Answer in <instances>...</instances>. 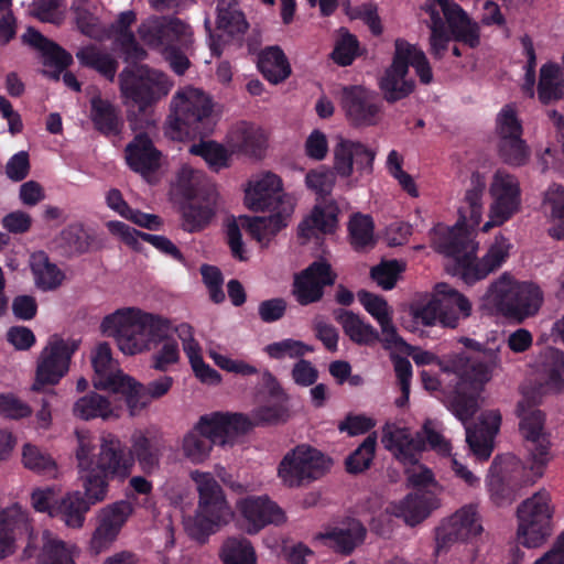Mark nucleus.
Returning a JSON list of instances; mask_svg holds the SVG:
<instances>
[{"label": "nucleus", "instance_id": "40", "mask_svg": "<svg viewBox=\"0 0 564 564\" xmlns=\"http://www.w3.org/2000/svg\"><path fill=\"white\" fill-rule=\"evenodd\" d=\"M96 503L85 492L70 491L55 505L51 517H58L68 528L80 529L85 523L86 513Z\"/></svg>", "mask_w": 564, "mask_h": 564}, {"label": "nucleus", "instance_id": "51", "mask_svg": "<svg viewBox=\"0 0 564 564\" xmlns=\"http://www.w3.org/2000/svg\"><path fill=\"white\" fill-rule=\"evenodd\" d=\"M262 75L272 84L283 82L291 74V66L283 51L278 46L263 50L258 59Z\"/></svg>", "mask_w": 564, "mask_h": 564}, {"label": "nucleus", "instance_id": "1", "mask_svg": "<svg viewBox=\"0 0 564 564\" xmlns=\"http://www.w3.org/2000/svg\"><path fill=\"white\" fill-rule=\"evenodd\" d=\"M485 189L484 175L473 173L469 187L458 207L457 223L452 228L436 227L432 238L435 250L455 260L457 274L467 284H474L498 270L508 259L511 249L510 241L497 235L482 258H476L478 243L475 241L474 229L482 217Z\"/></svg>", "mask_w": 564, "mask_h": 564}, {"label": "nucleus", "instance_id": "19", "mask_svg": "<svg viewBox=\"0 0 564 564\" xmlns=\"http://www.w3.org/2000/svg\"><path fill=\"white\" fill-rule=\"evenodd\" d=\"M286 197L292 196L283 192L281 178L268 172L250 181L245 199L250 209L264 212L282 208V200Z\"/></svg>", "mask_w": 564, "mask_h": 564}, {"label": "nucleus", "instance_id": "10", "mask_svg": "<svg viewBox=\"0 0 564 564\" xmlns=\"http://www.w3.org/2000/svg\"><path fill=\"white\" fill-rule=\"evenodd\" d=\"M330 465V458L321 451L302 444L285 454L279 465L278 474L286 486L300 487L323 477Z\"/></svg>", "mask_w": 564, "mask_h": 564}, {"label": "nucleus", "instance_id": "25", "mask_svg": "<svg viewBox=\"0 0 564 564\" xmlns=\"http://www.w3.org/2000/svg\"><path fill=\"white\" fill-rule=\"evenodd\" d=\"M23 533L33 534L26 511L17 503L0 508V558L15 551L17 538Z\"/></svg>", "mask_w": 564, "mask_h": 564}, {"label": "nucleus", "instance_id": "50", "mask_svg": "<svg viewBox=\"0 0 564 564\" xmlns=\"http://www.w3.org/2000/svg\"><path fill=\"white\" fill-rule=\"evenodd\" d=\"M216 22L219 31L232 37L245 34L249 26L237 0H218Z\"/></svg>", "mask_w": 564, "mask_h": 564}, {"label": "nucleus", "instance_id": "33", "mask_svg": "<svg viewBox=\"0 0 564 564\" xmlns=\"http://www.w3.org/2000/svg\"><path fill=\"white\" fill-rule=\"evenodd\" d=\"M551 459H545L543 464L536 466L533 454L527 453L525 464L517 457L508 455L496 459L495 464L500 466L501 473L509 479L519 491L528 486H532L544 475V470Z\"/></svg>", "mask_w": 564, "mask_h": 564}, {"label": "nucleus", "instance_id": "23", "mask_svg": "<svg viewBox=\"0 0 564 564\" xmlns=\"http://www.w3.org/2000/svg\"><path fill=\"white\" fill-rule=\"evenodd\" d=\"M381 442L386 449L403 465H414L425 448L424 437L420 433H411L406 427L387 424L382 431Z\"/></svg>", "mask_w": 564, "mask_h": 564}, {"label": "nucleus", "instance_id": "17", "mask_svg": "<svg viewBox=\"0 0 564 564\" xmlns=\"http://www.w3.org/2000/svg\"><path fill=\"white\" fill-rule=\"evenodd\" d=\"M133 510L130 501L118 500L98 511L97 527L90 540V547L96 554L104 552L116 541Z\"/></svg>", "mask_w": 564, "mask_h": 564}, {"label": "nucleus", "instance_id": "39", "mask_svg": "<svg viewBox=\"0 0 564 564\" xmlns=\"http://www.w3.org/2000/svg\"><path fill=\"white\" fill-rule=\"evenodd\" d=\"M107 227L112 235L118 236L123 242L133 249L140 248L139 239H142L143 241L151 243L154 248L162 251L163 253L169 254L178 261L183 260V256L178 248L164 236L141 232L122 221L116 220L109 221Z\"/></svg>", "mask_w": 564, "mask_h": 564}, {"label": "nucleus", "instance_id": "6", "mask_svg": "<svg viewBox=\"0 0 564 564\" xmlns=\"http://www.w3.org/2000/svg\"><path fill=\"white\" fill-rule=\"evenodd\" d=\"M189 478L198 495L197 508L193 518L198 531L212 533L228 524L234 512L215 476L209 471L195 469L189 473Z\"/></svg>", "mask_w": 564, "mask_h": 564}, {"label": "nucleus", "instance_id": "62", "mask_svg": "<svg viewBox=\"0 0 564 564\" xmlns=\"http://www.w3.org/2000/svg\"><path fill=\"white\" fill-rule=\"evenodd\" d=\"M22 462L28 469L45 474L50 477L56 476V464L54 459L34 445L25 444L23 446Z\"/></svg>", "mask_w": 564, "mask_h": 564}, {"label": "nucleus", "instance_id": "14", "mask_svg": "<svg viewBox=\"0 0 564 564\" xmlns=\"http://www.w3.org/2000/svg\"><path fill=\"white\" fill-rule=\"evenodd\" d=\"M496 133L501 159L509 165L527 163L530 150L522 140V126L512 106H505L497 116Z\"/></svg>", "mask_w": 564, "mask_h": 564}, {"label": "nucleus", "instance_id": "24", "mask_svg": "<svg viewBox=\"0 0 564 564\" xmlns=\"http://www.w3.org/2000/svg\"><path fill=\"white\" fill-rule=\"evenodd\" d=\"M294 197H286L282 200V208L272 210L269 217H241V225L262 246H267L282 228L286 227L290 217L294 212Z\"/></svg>", "mask_w": 564, "mask_h": 564}, {"label": "nucleus", "instance_id": "36", "mask_svg": "<svg viewBox=\"0 0 564 564\" xmlns=\"http://www.w3.org/2000/svg\"><path fill=\"white\" fill-rule=\"evenodd\" d=\"M440 501L429 490H416L409 494L399 503L392 505L388 510L395 517L402 518L408 524L415 525L423 521L436 508Z\"/></svg>", "mask_w": 564, "mask_h": 564}, {"label": "nucleus", "instance_id": "47", "mask_svg": "<svg viewBox=\"0 0 564 564\" xmlns=\"http://www.w3.org/2000/svg\"><path fill=\"white\" fill-rule=\"evenodd\" d=\"M543 207L550 224L549 235L564 239V187L552 184L544 193Z\"/></svg>", "mask_w": 564, "mask_h": 564}, {"label": "nucleus", "instance_id": "52", "mask_svg": "<svg viewBox=\"0 0 564 564\" xmlns=\"http://www.w3.org/2000/svg\"><path fill=\"white\" fill-rule=\"evenodd\" d=\"M131 457L137 460L141 470L153 474L159 470L162 452L142 432H137L131 437Z\"/></svg>", "mask_w": 564, "mask_h": 564}, {"label": "nucleus", "instance_id": "43", "mask_svg": "<svg viewBox=\"0 0 564 564\" xmlns=\"http://www.w3.org/2000/svg\"><path fill=\"white\" fill-rule=\"evenodd\" d=\"M42 550L39 564H76L79 549L72 542H66L48 530L42 534Z\"/></svg>", "mask_w": 564, "mask_h": 564}, {"label": "nucleus", "instance_id": "2", "mask_svg": "<svg viewBox=\"0 0 564 564\" xmlns=\"http://www.w3.org/2000/svg\"><path fill=\"white\" fill-rule=\"evenodd\" d=\"M104 335L112 337L119 350L127 356L150 351L172 330L169 319L137 307H123L104 317Z\"/></svg>", "mask_w": 564, "mask_h": 564}, {"label": "nucleus", "instance_id": "9", "mask_svg": "<svg viewBox=\"0 0 564 564\" xmlns=\"http://www.w3.org/2000/svg\"><path fill=\"white\" fill-rule=\"evenodd\" d=\"M517 513V538L523 546L538 547L551 535L553 507L551 496L545 489L522 501Z\"/></svg>", "mask_w": 564, "mask_h": 564}, {"label": "nucleus", "instance_id": "38", "mask_svg": "<svg viewBox=\"0 0 564 564\" xmlns=\"http://www.w3.org/2000/svg\"><path fill=\"white\" fill-rule=\"evenodd\" d=\"M520 284L521 282L510 274H501L489 285L482 297L484 305L491 312L511 317L512 311H516L513 301L517 297Z\"/></svg>", "mask_w": 564, "mask_h": 564}, {"label": "nucleus", "instance_id": "54", "mask_svg": "<svg viewBox=\"0 0 564 564\" xmlns=\"http://www.w3.org/2000/svg\"><path fill=\"white\" fill-rule=\"evenodd\" d=\"M538 95L543 104L561 99L564 96V79L557 64L547 63L541 67Z\"/></svg>", "mask_w": 564, "mask_h": 564}, {"label": "nucleus", "instance_id": "8", "mask_svg": "<svg viewBox=\"0 0 564 564\" xmlns=\"http://www.w3.org/2000/svg\"><path fill=\"white\" fill-rule=\"evenodd\" d=\"M470 301L447 283L441 282L434 286L432 299L421 308L414 317L425 326L438 321L444 327L456 328L459 321L471 314Z\"/></svg>", "mask_w": 564, "mask_h": 564}, {"label": "nucleus", "instance_id": "49", "mask_svg": "<svg viewBox=\"0 0 564 564\" xmlns=\"http://www.w3.org/2000/svg\"><path fill=\"white\" fill-rule=\"evenodd\" d=\"M337 225V207L334 205L315 206L310 216L300 225L299 232L302 237L311 238L317 232L330 234Z\"/></svg>", "mask_w": 564, "mask_h": 564}, {"label": "nucleus", "instance_id": "46", "mask_svg": "<svg viewBox=\"0 0 564 564\" xmlns=\"http://www.w3.org/2000/svg\"><path fill=\"white\" fill-rule=\"evenodd\" d=\"M75 55L80 65L93 68L109 80H113L118 69V62L106 47L98 44H89L80 47Z\"/></svg>", "mask_w": 564, "mask_h": 564}, {"label": "nucleus", "instance_id": "48", "mask_svg": "<svg viewBox=\"0 0 564 564\" xmlns=\"http://www.w3.org/2000/svg\"><path fill=\"white\" fill-rule=\"evenodd\" d=\"M30 267L33 274L35 285L43 291H51L58 288L64 274L52 263L47 254L43 251L34 252L30 257Z\"/></svg>", "mask_w": 564, "mask_h": 564}, {"label": "nucleus", "instance_id": "13", "mask_svg": "<svg viewBox=\"0 0 564 564\" xmlns=\"http://www.w3.org/2000/svg\"><path fill=\"white\" fill-rule=\"evenodd\" d=\"M138 34L147 46L163 52L175 43L189 44L193 32L178 18L152 15L139 25Z\"/></svg>", "mask_w": 564, "mask_h": 564}, {"label": "nucleus", "instance_id": "26", "mask_svg": "<svg viewBox=\"0 0 564 564\" xmlns=\"http://www.w3.org/2000/svg\"><path fill=\"white\" fill-rule=\"evenodd\" d=\"M357 296L365 310L379 324L384 348H401L405 346V341L399 336L397 327L393 324L392 308L387 301L364 290L359 291Z\"/></svg>", "mask_w": 564, "mask_h": 564}, {"label": "nucleus", "instance_id": "63", "mask_svg": "<svg viewBox=\"0 0 564 564\" xmlns=\"http://www.w3.org/2000/svg\"><path fill=\"white\" fill-rule=\"evenodd\" d=\"M176 186L180 192L187 198H197L206 193L212 185H207L204 175L189 166H183L176 180Z\"/></svg>", "mask_w": 564, "mask_h": 564}, {"label": "nucleus", "instance_id": "28", "mask_svg": "<svg viewBox=\"0 0 564 564\" xmlns=\"http://www.w3.org/2000/svg\"><path fill=\"white\" fill-rule=\"evenodd\" d=\"M237 508L248 522L247 531L257 533L270 523L284 522V512L267 497H247L237 503Z\"/></svg>", "mask_w": 564, "mask_h": 564}, {"label": "nucleus", "instance_id": "56", "mask_svg": "<svg viewBox=\"0 0 564 564\" xmlns=\"http://www.w3.org/2000/svg\"><path fill=\"white\" fill-rule=\"evenodd\" d=\"M542 301V292L539 286L530 282H521L517 297L513 301L516 311H512L511 318L522 322L535 315L541 307Z\"/></svg>", "mask_w": 564, "mask_h": 564}, {"label": "nucleus", "instance_id": "21", "mask_svg": "<svg viewBox=\"0 0 564 564\" xmlns=\"http://www.w3.org/2000/svg\"><path fill=\"white\" fill-rule=\"evenodd\" d=\"M376 153L364 143L339 138L334 147V170L341 177L354 172V164L360 174H371Z\"/></svg>", "mask_w": 564, "mask_h": 564}, {"label": "nucleus", "instance_id": "12", "mask_svg": "<svg viewBox=\"0 0 564 564\" xmlns=\"http://www.w3.org/2000/svg\"><path fill=\"white\" fill-rule=\"evenodd\" d=\"M491 203L489 206V219L482 226L487 232L491 228L501 226L509 220L521 207V188L518 178L503 171L497 170L489 185Z\"/></svg>", "mask_w": 564, "mask_h": 564}, {"label": "nucleus", "instance_id": "32", "mask_svg": "<svg viewBox=\"0 0 564 564\" xmlns=\"http://www.w3.org/2000/svg\"><path fill=\"white\" fill-rule=\"evenodd\" d=\"M90 359L95 372L93 384L96 389L113 391L128 376L112 358L111 348L107 343H99L91 351Z\"/></svg>", "mask_w": 564, "mask_h": 564}, {"label": "nucleus", "instance_id": "61", "mask_svg": "<svg viewBox=\"0 0 564 564\" xmlns=\"http://www.w3.org/2000/svg\"><path fill=\"white\" fill-rule=\"evenodd\" d=\"M482 389L484 388L474 389L467 384H460V380L458 379L456 383V392L448 402V409L464 424L476 413L477 400L474 395H466L463 392L465 390L477 392Z\"/></svg>", "mask_w": 564, "mask_h": 564}, {"label": "nucleus", "instance_id": "4", "mask_svg": "<svg viewBox=\"0 0 564 564\" xmlns=\"http://www.w3.org/2000/svg\"><path fill=\"white\" fill-rule=\"evenodd\" d=\"M458 341L479 355L470 358L464 354L449 355L444 361L438 362L441 370L454 373L459 378L460 384H467L474 389L484 388L497 371L502 370L501 344L496 341L481 344L468 337H460Z\"/></svg>", "mask_w": 564, "mask_h": 564}, {"label": "nucleus", "instance_id": "29", "mask_svg": "<svg viewBox=\"0 0 564 564\" xmlns=\"http://www.w3.org/2000/svg\"><path fill=\"white\" fill-rule=\"evenodd\" d=\"M501 414L489 410L480 414L479 426L475 430L466 426V442L473 454L480 460H487L494 449V438L499 432Z\"/></svg>", "mask_w": 564, "mask_h": 564}, {"label": "nucleus", "instance_id": "44", "mask_svg": "<svg viewBox=\"0 0 564 564\" xmlns=\"http://www.w3.org/2000/svg\"><path fill=\"white\" fill-rule=\"evenodd\" d=\"M336 321L341 325L344 333L351 341L361 346H373L381 341L382 335L368 322L349 311L336 314Z\"/></svg>", "mask_w": 564, "mask_h": 564}, {"label": "nucleus", "instance_id": "59", "mask_svg": "<svg viewBox=\"0 0 564 564\" xmlns=\"http://www.w3.org/2000/svg\"><path fill=\"white\" fill-rule=\"evenodd\" d=\"M224 564H257L256 551L246 538H228L220 549Z\"/></svg>", "mask_w": 564, "mask_h": 564}, {"label": "nucleus", "instance_id": "35", "mask_svg": "<svg viewBox=\"0 0 564 564\" xmlns=\"http://www.w3.org/2000/svg\"><path fill=\"white\" fill-rule=\"evenodd\" d=\"M183 207V228L189 232L206 228L216 215L218 207V193L209 187L197 198H188Z\"/></svg>", "mask_w": 564, "mask_h": 564}, {"label": "nucleus", "instance_id": "7", "mask_svg": "<svg viewBox=\"0 0 564 564\" xmlns=\"http://www.w3.org/2000/svg\"><path fill=\"white\" fill-rule=\"evenodd\" d=\"M119 84L122 97L142 111L165 97L172 88L165 74L145 65L124 68L119 75Z\"/></svg>", "mask_w": 564, "mask_h": 564}, {"label": "nucleus", "instance_id": "3", "mask_svg": "<svg viewBox=\"0 0 564 564\" xmlns=\"http://www.w3.org/2000/svg\"><path fill=\"white\" fill-rule=\"evenodd\" d=\"M91 465V474L84 476L82 487L93 502H101L107 498L109 480H126L132 473L134 459L126 453L117 435L105 432L99 437L98 452Z\"/></svg>", "mask_w": 564, "mask_h": 564}, {"label": "nucleus", "instance_id": "57", "mask_svg": "<svg viewBox=\"0 0 564 564\" xmlns=\"http://www.w3.org/2000/svg\"><path fill=\"white\" fill-rule=\"evenodd\" d=\"M117 388L112 392L121 393L126 397V403L131 416L140 414L152 402L145 386L135 381L130 376L123 378Z\"/></svg>", "mask_w": 564, "mask_h": 564}, {"label": "nucleus", "instance_id": "20", "mask_svg": "<svg viewBox=\"0 0 564 564\" xmlns=\"http://www.w3.org/2000/svg\"><path fill=\"white\" fill-rule=\"evenodd\" d=\"M335 279L329 263L315 261L296 275L293 293L301 305L317 302L323 296L324 286L334 284Z\"/></svg>", "mask_w": 564, "mask_h": 564}, {"label": "nucleus", "instance_id": "45", "mask_svg": "<svg viewBox=\"0 0 564 564\" xmlns=\"http://www.w3.org/2000/svg\"><path fill=\"white\" fill-rule=\"evenodd\" d=\"M445 19L455 41L462 42L470 48L480 44V25L462 7H454V10L452 9Z\"/></svg>", "mask_w": 564, "mask_h": 564}, {"label": "nucleus", "instance_id": "5", "mask_svg": "<svg viewBox=\"0 0 564 564\" xmlns=\"http://www.w3.org/2000/svg\"><path fill=\"white\" fill-rule=\"evenodd\" d=\"M166 133L174 140L194 138L207 131L213 112L210 97L200 88H178L170 102Z\"/></svg>", "mask_w": 564, "mask_h": 564}, {"label": "nucleus", "instance_id": "55", "mask_svg": "<svg viewBox=\"0 0 564 564\" xmlns=\"http://www.w3.org/2000/svg\"><path fill=\"white\" fill-rule=\"evenodd\" d=\"M394 46L397 53L402 51L403 55L401 61L406 65V69L409 70V66L411 65L415 69L422 84L427 85L433 80L432 67L425 53L421 48L402 39L395 40Z\"/></svg>", "mask_w": 564, "mask_h": 564}, {"label": "nucleus", "instance_id": "53", "mask_svg": "<svg viewBox=\"0 0 564 564\" xmlns=\"http://www.w3.org/2000/svg\"><path fill=\"white\" fill-rule=\"evenodd\" d=\"M213 446V442L200 431L197 423L193 430L183 436L181 453L186 460L198 465L209 458Z\"/></svg>", "mask_w": 564, "mask_h": 564}, {"label": "nucleus", "instance_id": "22", "mask_svg": "<svg viewBox=\"0 0 564 564\" xmlns=\"http://www.w3.org/2000/svg\"><path fill=\"white\" fill-rule=\"evenodd\" d=\"M535 389L539 397L564 393V354L561 350L547 347L540 354Z\"/></svg>", "mask_w": 564, "mask_h": 564}, {"label": "nucleus", "instance_id": "41", "mask_svg": "<svg viewBox=\"0 0 564 564\" xmlns=\"http://www.w3.org/2000/svg\"><path fill=\"white\" fill-rule=\"evenodd\" d=\"M72 413L82 421L95 419L108 421L120 416V408L113 405L109 398L97 392H89L74 402Z\"/></svg>", "mask_w": 564, "mask_h": 564}, {"label": "nucleus", "instance_id": "34", "mask_svg": "<svg viewBox=\"0 0 564 564\" xmlns=\"http://www.w3.org/2000/svg\"><path fill=\"white\" fill-rule=\"evenodd\" d=\"M126 161L132 171L149 180L160 167L161 153L147 134L140 133L127 145Z\"/></svg>", "mask_w": 564, "mask_h": 564}, {"label": "nucleus", "instance_id": "60", "mask_svg": "<svg viewBox=\"0 0 564 564\" xmlns=\"http://www.w3.org/2000/svg\"><path fill=\"white\" fill-rule=\"evenodd\" d=\"M229 142L234 150L248 154H257L264 143L262 132L254 126L242 122L229 133Z\"/></svg>", "mask_w": 564, "mask_h": 564}, {"label": "nucleus", "instance_id": "15", "mask_svg": "<svg viewBox=\"0 0 564 564\" xmlns=\"http://www.w3.org/2000/svg\"><path fill=\"white\" fill-rule=\"evenodd\" d=\"M517 413L525 451L533 454L536 466L543 464L545 459H552L551 442L544 429L545 417L542 411L531 406L528 400H521Z\"/></svg>", "mask_w": 564, "mask_h": 564}, {"label": "nucleus", "instance_id": "37", "mask_svg": "<svg viewBox=\"0 0 564 564\" xmlns=\"http://www.w3.org/2000/svg\"><path fill=\"white\" fill-rule=\"evenodd\" d=\"M22 42L39 51L43 57V64L54 66L53 73H47L54 79H58L59 74L72 63L73 57L69 53L42 35L34 28H28L21 36Z\"/></svg>", "mask_w": 564, "mask_h": 564}, {"label": "nucleus", "instance_id": "42", "mask_svg": "<svg viewBox=\"0 0 564 564\" xmlns=\"http://www.w3.org/2000/svg\"><path fill=\"white\" fill-rule=\"evenodd\" d=\"M90 119L96 130L105 135L121 132L123 120L120 110L109 100L95 96L90 99Z\"/></svg>", "mask_w": 564, "mask_h": 564}, {"label": "nucleus", "instance_id": "58", "mask_svg": "<svg viewBox=\"0 0 564 564\" xmlns=\"http://www.w3.org/2000/svg\"><path fill=\"white\" fill-rule=\"evenodd\" d=\"M76 438L75 458L77 462L78 478L80 482L86 474H91V464L96 457V443L93 433L87 429H77L74 432Z\"/></svg>", "mask_w": 564, "mask_h": 564}, {"label": "nucleus", "instance_id": "64", "mask_svg": "<svg viewBox=\"0 0 564 564\" xmlns=\"http://www.w3.org/2000/svg\"><path fill=\"white\" fill-rule=\"evenodd\" d=\"M189 152L202 156L208 166L216 172L228 166L229 154L223 145L216 142L206 141L193 144Z\"/></svg>", "mask_w": 564, "mask_h": 564}, {"label": "nucleus", "instance_id": "11", "mask_svg": "<svg viewBox=\"0 0 564 564\" xmlns=\"http://www.w3.org/2000/svg\"><path fill=\"white\" fill-rule=\"evenodd\" d=\"M76 349L75 340L64 339L58 335L51 336L37 358L35 380L31 390L40 391L44 386L57 384L68 372Z\"/></svg>", "mask_w": 564, "mask_h": 564}, {"label": "nucleus", "instance_id": "31", "mask_svg": "<svg viewBox=\"0 0 564 564\" xmlns=\"http://www.w3.org/2000/svg\"><path fill=\"white\" fill-rule=\"evenodd\" d=\"M402 51H394L392 64L380 78L379 87L386 101L393 104L410 96L415 88V82L409 77L406 65L402 63Z\"/></svg>", "mask_w": 564, "mask_h": 564}, {"label": "nucleus", "instance_id": "27", "mask_svg": "<svg viewBox=\"0 0 564 564\" xmlns=\"http://www.w3.org/2000/svg\"><path fill=\"white\" fill-rule=\"evenodd\" d=\"M482 525L477 508L467 505L457 510L437 531V541L443 544L453 541H465L480 534Z\"/></svg>", "mask_w": 564, "mask_h": 564}, {"label": "nucleus", "instance_id": "30", "mask_svg": "<svg viewBox=\"0 0 564 564\" xmlns=\"http://www.w3.org/2000/svg\"><path fill=\"white\" fill-rule=\"evenodd\" d=\"M366 533L367 530L359 520L347 519L325 532L317 533L314 539L324 541L325 545L336 552L348 555L365 541Z\"/></svg>", "mask_w": 564, "mask_h": 564}, {"label": "nucleus", "instance_id": "16", "mask_svg": "<svg viewBox=\"0 0 564 564\" xmlns=\"http://www.w3.org/2000/svg\"><path fill=\"white\" fill-rule=\"evenodd\" d=\"M341 109L351 124L371 127L381 119V105L375 91L364 86H344L336 93Z\"/></svg>", "mask_w": 564, "mask_h": 564}, {"label": "nucleus", "instance_id": "18", "mask_svg": "<svg viewBox=\"0 0 564 564\" xmlns=\"http://www.w3.org/2000/svg\"><path fill=\"white\" fill-rule=\"evenodd\" d=\"M198 427L213 442V445H232L235 440L252 429L251 421L243 414L215 412L203 415Z\"/></svg>", "mask_w": 564, "mask_h": 564}]
</instances>
